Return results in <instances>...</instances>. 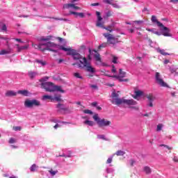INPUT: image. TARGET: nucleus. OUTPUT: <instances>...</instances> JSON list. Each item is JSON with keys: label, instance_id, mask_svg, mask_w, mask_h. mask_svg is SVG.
Returning <instances> with one entry per match:
<instances>
[{"label": "nucleus", "instance_id": "29", "mask_svg": "<svg viewBox=\"0 0 178 178\" xmlns=\"http://www.w3.org/2000/svg\"><path fill=\"white\" fill-rule=\"evenodd\" d=\"M35 62L37 63H40V65H42V66H45V65H47V61H44V60H35Z\"/></svg>", "mask_w": 178, "mask_h": 178}, {"label": "nucleus", "instance_id": "44", "mask_svg": "<svg viewBox=\"0 0 178 178\" xmlns=\"http://www.w3.org/2000/svg\"><path fill=\"white\" fill-rule=\"evenodd\" d=\"M1 30H2L3 31H6V30H7L6 24H3L1 26Z\"/></svg>", "mask_w": 178, "mask_h": 178}, {"label": "nucleus", "instance_id": "24", "mask_svg": "<svg viewBox=\"0 0 178 178\" xmlns=\"http://www.w3.org/2000/svg\"><path fill=\"white\" fill-rule=\"evenodd\" d=\"M126 154V152L123 150H118L113 155H116L117 156H123Z\"/></svg>", "mask_w": 178, "mask_h": 178}, {"label": "nucleus", "instance_id": "60", "mask_svg": "<svg viewBox=\"0 0 178 178\" xmlns=\"http://www.w3.org/2000/svg\"><path fill=\"white\" fill-rule=\"evenodd\" d=\"M92 106H97V105H98V103L97 102H92L91 104Z\"/></svg>", "mask_w": 178, "mask_h": 178}, {"label": "nucleus", "instance_id": "63", "mask_svg": "<svg viewBox=\"0 0 178 178\" xmlns=\"http://www.w3.org/2000/svg\"><path fill=\"white\" fill-rule=\"evenodd\" d=\"M153 33H154V34H156V35H161V33H159L158 31H154Z\"/></svg>", "mask_w": 178, "mask_h": 178}, {"label": "nucleus", "instance_id": "61", "mask_svg": "<svg viewBox=\"0 0 178 178\" xmlns=\"http://www.w3.org/2000/svg\"><path fill=\"white\" fill-rule=\"evenodd\" d=\"M32 45H33V47H35V49H39V47H39V44H33Z\"/></svg>", "mask_w": 178, "mask_h": 178}, {"label": "nucleus", "instance_id": "36", "mask_svg": "<svg viewBox=\"0 0 178 178\" xmlns=\"http://www.w3.org/2000/svg\"><path fill=\"white\" fill-rule=\"evenodd\" d=\"M74 76L76 77V79H83V76H81L80 75V73L79 72L74 73Z\"/></svg>", "mask_w": 178, "mask_h": 178}, {"label": "nucleus", "instance_id": "27", "mask_svg": "<svg viewBox=\"0 0 178 178\" xmlns=\"http://www.w3.org/2000/svg\"><path fill=\"white\" fill-rule=\"evenodd\" d=\"M136 96H134V99H137V97H141L143 95V91L137 90L135 92Z\"/></svg>", "mask_w": 178, "mask_h": 178}, {"label": "nucleus", "instance_id": "2", "mask_svg": "<svg viewBox=\"0 0 178 178\" xmlns=\"http://www.w3.org/2000/svg\"><path fill=\"white\" fill-rule=\"evenodd\" d=\"M42 88H44L47 92H54L55 91H60V92H65L61 86H55L52 82H43L41 83Z\"/></svg>", "mask_w": 178, "mask_h": 178}, {"label": "nucleus", "instance_id": "58", "mask_svg": "<svg viewBox=\"0 0 178 178\" xmlns=\"http://www.w3.org/2000/svg\"><path fill=\"white\" fill-rule=\"evenodd\" d=\"M62 62H65V60H64V59H62V58H60V59L58 60V64L62 63Z\"/></svg>", "mask_w": 178, "mask_h": 178}, {"label": "nucleus", "instance_id": "49", "mask_svg": "<svg viewBox=\"0 0 178 178\" xmlns=\"http://www.w3.org/2000/svg\"><path fill=\"white\" fill-rule=\"evenodd\" d=\"M159 52L161 54V55H166V52H165V50L160 49L159 50Z\"/></svg>", "mask_w": 178, "mask_h": 178}, {"label": "nucleus", "instance_id": "54", "mask_svg": "<svg viewBox=\"0 0 178 178\" xmlns=\"http://www.w3.org/2000/svg\"><path fill=\"white\" fill-rule=\"evenodd\" d=\"M171 3H178V0H170Z\"/></svg>", "mask_w": 178, "mask_h": 178}, {"label": "nucleus", "instance_id": "10", "mask_svg": "<svg viewBox=\"0 0 178 178\" xmlns=\"http://www.w3.org/2000/svg\"><path fill=\"white\" fill-rule=\"evenodd\" d=\"M59 49H61L62 51H65V52H67V55H72V56H74V55L76 52V50L74 49H72L70 48H66L63 46H60Z\"/></svg>", "mask_w": 178, "mask_h": 178}, {"label": "nucleus", "instance_id": "15", "mask_svg": "<svg viewBox=\"0 0 178 178\" xmlns=\"http://www.w3.org/2000/svg\"><path fill=\"white\" fill-rule=\"evenodd\" d=\"M17 47V52H22V51H24L26 49H29V44H26L25 46H21L19 44H16Z\"/></svg>", "mask_w": 178, "mask_h": 178}, {"label": "nucleus", "instance_id": "8", "mask_svg": "<svg viewBox=\"0 0 178 178\" xmlns=\"http://www.w3.org/2000/svg\"><path fill=\"white\" fill-rule=\"evenodd\" d=\"M104 37L107 39L108 44L115 45L118 41H116V38L113 37V35L108 33H103Z\"/></svg>", "mask_w": 178, "mask_h": 178}, {"label": "nucleus", "instance_id": "25", "mask_svg": "<svg viewBox=\"0 0 178 178\" xmlns=\"http://www.w3.org/2000/svg\"><path fill=\"white\" fill-rule=\"evenodd\" d=\"M106 3H108L109 5H112L113 8H115L116 9H120V6L116 3H111V1L106 0Z\"/></svg>", "mask_w": 178, "mask_h": 178}, {"label": "nucleus", "instance_id": "4", "mask_svg": "<svg viewBox=\"0 0 178 178\" xmlns=\"http://www.w3.org/2000/svg\"><path fill=\"white\" fill-rule=\"evenodd\" d=\"M93 119L95 122H97L99 127H108V126H111V124H112V122H111L110 120H108L105 118H99L98 114H95L93 115Z\"/></svg>", "mask_w": 178, "mask_h": 178}, {"label": "nucleus", "instance_id": "50", "mask_svg": "<svg viewBox=\"0 0 178 178\" xmlns=\"http://www.w3.org/2000/svg\"><path fill=\"white\" fill-rule=\"evenodd\" d=\"M90 6H99V3H93L90 4Z\"/></svg>", "mask_w": 178, "mask_h": 178}, {"label": "nucleus", "instance_id": "31", "mask_svg": "<svg viewBox=\"0 0 178 178\" xmlns=\"http://www.w3.org/2000/svg\"><path fill=\"white\" fill-rule=\"evenodd\" d=\"M49 172L50 173V175H51V176H55V175L58 173V170H54L53 169H50L49 170Z\"/></svg>", "mask_w": 178, "mask_h": 178}, {"label": "nucleus", "instance_id": "52", "mask_svg": "<svg viewBox=\"0 0 178 178\" xmlns=\"http://www.w3.org/2000/svg\"><path fill=\"white\" fill-rule=\"evenodd\" d=\"M106 163H112V157L107 159Z\"/></svg>", "mask_w": 178, "mask_h": 178}, {"label": "nucleus", "instance_id": "43", "mask_svg": "<svg viewBox=\"0 0 178 178\" xmlns=\"http://www.w3.org/2000/svg\"><path fill=\"white\" fill-rule=\"evenodd\" d=\"M90 88H92V90H98V86L97 85H90Z\"/></svg>", "mask_w": 178, "mask_h": 178}, {"label": "nucleus", "instance_id": "64", "mask_svg": "<svg viewBox=\"0 0 178 178\" xmlns=\"http://www.w3.org/2000/svg\"><path fill=\"white\" fill-rule=\"evenodd\" d=\"M148 106H150L151 108H152V106H154V104H152V102H149Z\"/></svg>", "mask_w": 178, "mask_h": 178}, {"label": "nucleus", "instance_id": "28", "mask_svg": "<svg viewBox=\"0 0 178 178\" xmlns=\"http://www.w3.org/2000/svg\"><path fill=\"white\" fill-rule=\"evenodd\" d=\"M37 169H38V165H37L36 164H33L30 167L31 172H35V170H37Z\"/></svg>", "mask_w": 178, "mask_h": 178}, {"label": "nucleus", "instance_id": "51", "mask_svg": "<svg viewBox=\"0 0 178 178\" xmlns=\"http://www.w3.org/2000/svg\"><path fill=\"white\" fill-rule=\"evenodd\" d=\"M74 9L75 10H81V8H80V7H79V6H74Z\"/></svg>", "mask_w": 178, "mask_h": 178}, {"label": "nucleus", "instance_id": "33", "mask_svg": "<svg viewBox=\"0 0 178 178\" xmlns=\"http://www.w3.org/2000/svg\"><path fill=\"white\" fill-rule=\"evenodd\" d=\"M84 124H88V126H94V122L90 120H86Z\"/></svg>", "mask_w": 178, "mask_h": 178}, {"label": "nucleus", "instance_id": "41", "mask_svg": "<svg viewBox=\"0 0 178 178\" xmlns=\"http://www.w3.org/2000/svg\"><path fill=\"white\" fill-rule=\"evenodd\" d=\"M51 38H52V36L51 35H49L46 38H42V41H49V40H51Z\"/></svg>", "mask_w": 178, "mask_h": 178}, {"label": "nucleus", "instance_id": "9", "mask_svg": "<svg viewBox=\"0 0 178 178\" xmlns=\"http://www.w3.org/2000/svg\"><path fill=\"white\" fill-rule=\"evenodd\" d=\"M159 27H161V31L162 35L164 37H172V33H170V29L165 26L163 25L160 26Z\"/></svg>", "mask_w": 178, "mask_h": 178}, {"label": "nucleus", "instance_id": "7", "mask_svg": "<svg viewBox=\"0 0 178 178\" xmlns=\"http://www.w3.org/2000/svg\"><path fill=\"white\" fill-rule=\"evenodd\" d=\"M155 80L156 83H157L159 86H161V87H168V83H166L165 81H163V79H162V76H161V73L156 72Z\"/></svg>", "mask_w": 178, "mask_h": 178}, {"label": "nucleus", "instance_id": "13", "mask_svg": "<svg viewBox=\"0 0 178 178\" xmlns=\"http://www.w3.org/2000/svg\"><path fill=\"white\" fill-rule=\"evenodd\" d=\"M57 112H62V111H67V108L63 104L58 103L56 105Z\"/></svg>", "mask_w": 178, "mask_h": 178}, {"label": "nucleus", "instance_id": "23", "mask_svg": "<svg viewBox=\"0 0 178 178\" xmlns=\"http://www.w3.org/2000/svg\"><path fill=\"white\" fill-rule=\"evenodd\" d=\"M72 57L74 60H80V59H81V55L77 53V51L75 53V54H74V56Z\"/></svg>", "mask_w": 178, "mask_h": 178}, {"label": "nucleus", "instance_id": "38", "mask_svg": "<svg viewBox=\"0 0 178 178\" xmlns=\"http://www.w3.org/2000/svg\"><path fill=\"white\" fill-rule=\"evenodd\" d=\"M13 129L15 130V131H20L22 130V127H13Z\"/></svg>", "mask_w": 178, "mask_h": 178}, {"label": "nucleus", "instance_id": "3", "mask_svg": "<svg viewBox=\"0 0 178 178\" xmlns=\"http://www.w3.org/2000/svg\"><path fill=\"white\" fill-rule=\"evenodd\" d=\"M83 62L81 61V60H79L81 64H78V67H79V69H84L85 67L86 72H88L89 73H95V68L91 66V64L88 63L86 57L83 58Z\"/></svg>", "mask_w": 178, "mask_h": 178}, {"label": "nucleus", "instance_id": "16", "mask_svg": "<svg viewBox=\"0 0 178 178\" xmlns=\"http://www.w3.org/2000/svg\"><path fill=\"white\" fill-rule=\"evenodd\" d=\"M151 21L152 23H156L157 26L159 27L160 26H163V24L161 23V22L158 21L156 19V16L152 15Z\"/></svg>", "mask_w": 178, "mask_h": 178}, {"label": "nucleus", "instance_id": "47", "mask_svg": "<svg viewBox=\"0 0 178 178\" xmlns=\"http://www.w3.org/2000/svg\"><path fill=\"white\" fill-rule=\"evenodd\" d=\"M79 13H76L74 11H70V15H74L75 16H79Z\"/></svg>", "mask_w": 178, "mask_h": 178}, {"label": "nucleus", "instance_id": "34", "mask_svg": "<svg viewBox=\"0 0 178 178\" xmlns=\"http://www.w3.org/2000/svg\"><path fill=\"white\" fill-rule=\"evenodd\" d=\"M112 15H113V13L111 10H108L107 13H106V17L108 19V17H111Z\"/></svg>", "mask_w": 178, "mask_h": 178}, {"label": "nucleus", "instance_id": "12", "mask_svg": "<svg viewBox=\"0 0 178 178\" xmlns=\"http://www.w3.org/2000/svg\"><path fill=\"white\" fill-rule=\"evenodd\" d=\"M38 47H39V49H40V51H42V52H44V51H51L52 52H58V51L55 49L48 48L46 43L40 44L39 46H38Z\"/></svg>", "mask_w": 178, "mask_h": 178}, {"label": "nucleus", "instance_id": "19", "mask_svg": "<svg viewBox=\"0 0 178 178\" xmlns=\"http://www.w3.org/2000/svg\"><path fill=\"white\" fill-rule=\"evenodd\" d=\"M75 4L74 3H66L64 4L63 8L64 9H70V8H74Z\"/></svg>", "mask_w": 178, "mask_h": 178}, {"label": "nucleus", "instance_id": "22", "mask_svg": "<svg viewBox=\"0 0 178 178\" xmlns=\"http://www.w3.org/2000/svg\"><path fill=\"white\" fill-rule=\"evenodd\" d=\"M144 172L146 173V175H151L152 170H151V168L149 166H145L143 168Z\"/></svg>", "mask_w": 178, "mask_h": 178}, {"label": "nucleus", "instance_id": "5", "mask_svg": "<svg viewBox=\"0 0 178 178\" xmlns=\"http://www.w3.org/2000/svg\"><path fill=\"white\" fill-rule=\"evenodd\" d=\"M24 106L26 108H33V106H41V102L37 99H26L24 102Z\"/></svg>", "mask_w": 178, "mask_h": 178}, {"label": "nucleus", "instance_id": "55", "mask_svg": "<svg viewBox=\"0 0 178 178\" xmlns=\"http://www.w3.org/2000/svg\"><path fill=\"white\" fill-rule=\"evenodd\" d=\"M78 16H79V17L83 18V17H84V13H79L78 14Z\"/></svg>", "mask_w": 178, "mask_h": 178}, {"label": "nucleus", "instance_id": "14", "mask_svg": "<svg viewBox=\"0 0 178 178\" xmlns=\"http://www.w3.org/2000/svg\"><path fill=\"white\" fill-rule=\"evenodd\" d=\"M93 51L96 53L94 55V58H95L96 62H99V63H102V58H101V55H99V53L97 52V50H93Z\"/></svg>", "mask_w": 178, "mask_h": 178}, {"label": "nucleus", "instance_id": "21", "mask_svg": "<svg viewBox=\"0 0 178 178\" xmlns=\"http://www.w3.org/2000/svg\"><path fill=\"white\" fill-rule=\"evenodd\" d=\"M17 94H21V95H24V97H27L29 95V91L26 90H18Z\"/></svg>", "mask_w": 178, "mask_h": 178}, {"label": "nucleus", "instance_id": "57", "mask_svg": "<svg viewBox=\"0 0 178 178\" xmlns=\"http://www.w3.org/2000/svg\"><path fill=\"white\" fill-rule=\"evenodd\" d=\"M135 163H136V161H134V160H133V159L130 160L131 166H134Z\"/></svg>", "mask_w": 178, "mask_h": 178}, {"label": "nucleus", "instance_id": "37", "mask_svg": "<svg viewBox=\"0 0 178 178\" xmlns=\"http://www.w3.org/2000/svg\"><path fill=\"white\" fill-rule=\"evenodd\" d=\"M9 54V51H6L5 49H2L1 51H0V55H6Z\"/></svg>", "mask_w": 178, "mask_h": 178}, {"label": "nucleus", "instance_id": "6", "mask_svg": "<svg viewBox=\"0 0 178 178\" xmlns=\"http://www.w3.org/2000/svg\"><path fill=\"white\" fill-rule=\"evenodd\" d=\"M119 74L120 75H113L112 77L113 79H117V80H118L119 81L122 82V81H125V82H127L129 81V79H123L124 77H126V72L123 71L122 69H120L119 70Z\"/></svg>", "mask_w": 178, "mask_h": 178}, {"label": "nucleus", "instance_id": "46", "mask_svg": "<svg viewBox=\"0 0 178 178\" xmlns=\"http://www.w3.org/2000/svg\"><path fill=\"white\" fill-rule=\"evenodd\" d=\"M54 99L56 100V101H57V102H60V101H62V99L60 98V96H58V97H54Z\"/></svg>", "mask_w": 178, "mask_h": 178}, {"label": "nucleus", "instance_id": "45", "mask_svg": "<svg viewBox=\"0 0 178 178\" xmlns=\"http://www.w3.org/2000/svg\"><path fill=\"white\" fill-rule=\"evenodd\" d=\"M113 63H118V57L113 56Z\"/></svg>", "mask_w": 178, "mask_h": 178}, {"label": "nucleus", "instance_id": "32", "mask_svg": "<svg viewBox=\"0 0 178 178\" xmlns=\"http://www.w3.org/2000/svg\"><path fill=\"white\" fill-rule=\"evenodd\" d=\"M148 101L149 102H152V101H154L155 99V97H154V96L152 95H149L147 97Z\"/></svg>", "mask_w": 178, "mask_h": 178}, {"label": "nucleus", "instance_id": "35", "mask_svg": "<svg viewBox=\"0 0 178 178\" xmlns=\"http://www.w3.org/2000/svg\"><path fill=\"white\" fill-rule=\"evenodd\" d=\"M162 127H163V124H159L157 125L156 131H161V130H162Z\"/></svg>", "mask_w": 178, "mask_h": 178}, {"label": "nucleus", "instance_id": "11", "mask_svg": "<svg viewBox=\"0 0 178 178\" xmlns=\"http://www.w3.org/2000/svg\"><path fill=\"white\" fill-rule=\"evenodd\" d=\"M96 15L97 17V21L96 23L97 27H104V22H102V17L101 16V13L99 11H96Z\"/></svg>", "mask_w": 178, "mask_h": 178}, {"label": "nucleus", "instance_id": "53", "mask_svg": "<svg viewBox=\"0 0 178 178\" xmlns=\"http://www.w3.org/2000/svg\"><path fill=\"white\" fill-rule=\"evenodd\" d=\"M111 72H112V73H116V68L115 67V65H113Z\"/></svg>", "mask_w": 178, "mask_h": 178}, {"label": "nucleus", "instance_id": "18", "mask_svg": "<svg viewBox=\"0 0 178 178\" xmlns=\"http://www.w3.org/2000/svg\"><path fill=\"white\" fill-rule=\"evenodd\" d=\"M100 28L104 29V30L109 31V33H112V31H113V25H108V26L105 27L103 24V27H100Z\"/></svg>", "mask_w": 178, "mask_h": 178}, {"label": "nucleus", "instance_id": "62", "mask_svg": "<svg viewBox=\"0 0 178 178\" xmlns=\"http://www.w3.org/2000/svg\"><path fill=\"white\" fill-rule=\"evenodd\" d=\"M57 40H58L59 42H62V41H63V38H62L60 37H58Z\"/></svg>", "mask_w": 178, "mask_h": 178}, {"label": "nucleus", "instance_id": "39", "mask_svg": "<svg viewBox=\"0 0 178 178\" xmlns=\"http://www.w3.org/2000/svg\"><path fill=\"white\" fill-rule=\"evenodd\" d=\"M83 113L88 114V115H92V111L88 109L84 110Z\"/></svg>", "mask_w": 178, "mask_h": 178}, {"label": "nucleus", "instance_id": "30", "mask_svg": "<svg viewBox=\"0 0 178 178\" xmlns=\"http://www.w3.org/2000/svg\"><path fill=\"white\" fill-rule=\"evenodd\" d=\"M46 47H47V48H51V47H56V44L54 42H47L46 43Z\"/></svg>", "mask_w": 178, "mask_h": 178}, {"label": "nucleus", "instance_id": "40", "mask_svg": "<svg viewBox=\"0 0 178 178\" xmlns=\"http://www.w3.org/2000/svg\"><path fill=\"white\" fill-rule=\"evenodd\" d=\"M8 143L9 144H15V143H16V139L13 138H10Z\"/></svg>", "mask_w": 178, "mask_h": 178}, {"label": "nucleus", "instance_id": "42", "mask_svg": "<svg viewBox=\"0 0 178 178\" xmlns=\"http://www.w3.org/2000/svg\"><path fill=\"white\" fill-rule=\"evenodd\" d=\"M97 138H99V140H106V138H105V136L104 135H98L97 136Z\"/></svg>", "mask_w": 178, "mask_h": 178}, {"label": "nucleus", "instance_id": "48", "mask_svg": "<svg viewBox=\"0 0 178 178\" xmlns=\"http://www.w3.org/2000/svg\"><path fill=\"white\" fill-rule=\"evenodd\" d=\"M105 47H106V43L102 44L99 46V49H101V48H105Z\"/></svg>", "mask_w": 178, "mask_h": 178}, {"label": "nucleus", "instance_id": "17", "mask_svg": "<svg viewBox=\"0 0 178 178\" xmlns=\"http://www.w3.org/2000/svg\"><path fill=\"white\" fill-rule=\"evenodd\" d=\"M6 97H16L17 95V93L13 90H8L5 94Z\"/></svg>", "mask_w": 178, "mask_h": 178}, {"label": "nucleus", "instance_id": "59", "mask_svg": "<svg viewBox=\"0 0 178 178\" xmlns=\"http://www.w3.org/2000/svg\"><path fill=\"white\" fill-rule=\"evenodd\" d=\"M89 55L88 56V59H91V49H89Z\"/></svg>", "mask_w": 178, "mask_h": 178}, {"label": "nucleus", "instance_id": "26", "mask_svg": "<svg viewBox=\"0 0 178 178\" xmlns=\"http://www.w3.org/2000/svg\"><path fill=\"white\" fill-rule=\"evenodd\" d=\"M28 76L30 77V79H33L34 77H35V76H37V72H34L33 71L29 72Z\"/></svg>", "mask_w": 178, "mask_h": 178}, {"label": "nucleus", "instance_id": "56", "mask_svg": "<svg viewBox=\"0 0 178 178\" xmlns=\"http://www.w3.org/2000/svg\"><path fill=\"white\" fill-rule=\"evenodd\" d=\"M55 20H64V22H67V19H63V18H55Z\"/></svg>", "mask_w": 178, "mask_h": 178}, {"label": "nucleus", "instance_id": "20", "mask_svg": "<svg viewBox=\"0 0 178 178\" xmlns=\"http://www.w3.org/2000/svg\"><path fill=\"white\" fill-rule=\"evenodd\" d=\"M42 101H52V97L48 95H43L42 97Z\"/></svg>", "mask_w": 178, "mask_h": 178}, {"label": "nucleus", "instance_id": "1", "mask_svg": "<svg viewBox=\"0 0 178 178\" xmlns=\"http://www.w3.org/2000/svg\"><path fill=\"white\" fill-rule=\"evenodd\" d=\"M120 91L116 92V90H113L111 95L112 99L111 104L117 105L118 106H120V105H122V104L127 105L128 106L137 105V102L134 101V99H126L124 97L120 98Z\"/></svg>", "mask_w": 178, "mask_h": 178}]
</instances>
